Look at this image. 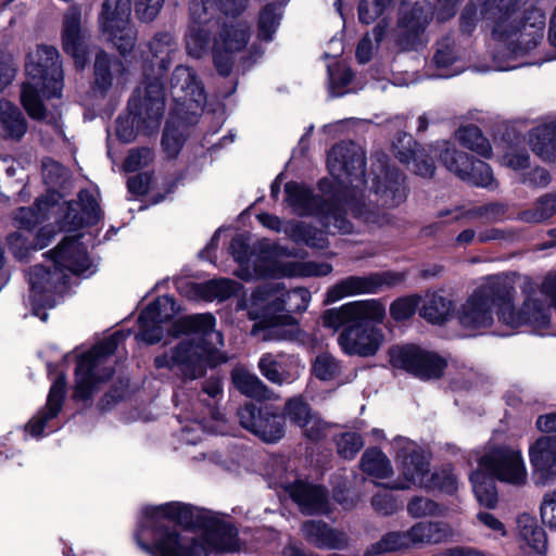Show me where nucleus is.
Segmentation results:
<instances>
[{
  "instance_id": "nucleus-41",
  "label": "nucleus",
  "mask_w": 556,
  "mask_h": 556,
  "mask_svg": "<svg viewBox=\"0 0 556 556\" xmlns=\"http://www.w3.org/2000/svg\"><path fill=\"white\" fill-rule=\"evenodd\" d=\"M452 314V302L439 293H428L420 309L422 318L432 324H442Z\"/></svg>"
},
{
  "instance_id": "nucleus-48",
  "label": "nucleus",
  "mask_w": 556,
  "mask_h": 556,
  "mask_svg": "<svg viewBox=\"0 0 556 556\" xmlns=\"http://www.w3.org/2000/svg\"><path fill=\"white\" fill-rule=\"evenodd\" d=\"M281 18V10L276 4H267L260 13L258 37L262 40L270 41L276 33Z\"/></svg>"
},
{
  "instance_id": "nucleus-51",
  "label": "nucleus",
  "mask_w": 556,
  "mask_h": 556,
  "mask_svg": "<svg viewBox=\"0 0 556 556\" xmlns=\"http://www.w3.org/2000/svg\"><path fill=\"white\" fill-rule=\"evenodd\" d=\"M285 415L301 428L309 426L313 416L311 407L301 397L291 399L286 403Z\"/></svg>"
},
{
  "instance_id": "nucleus-2",
  "label": "nucleus",
  "mask_w": 556,
  "mask_h": 556,
  "mask_svg": "<svg viewBox=\"0 0 556 556\" xmlns=\"http://www.w3.org/2000/svg\"><path fill=\"white\" fill-rule=\"evenodd\" d=\"M141 528L153 532L152 545L143 541L142 531L135 534L139 547L151 556H208L239 549L233 526L179 502L146 507Z\"/></svg>"
},
{
  "instance_id": "nucleus-18",
  "label": "nucleus",
  "mask_w": 556,
  "mask_h": 556,
  "mask_svg": "<svg viewBox=\"0 0 556 556\" xmlns=\"http://www.w3.org/2000/svg\"><path fill=\"white\" fill-rule=\"evenodd\" d=\"M386 308L378 300L353 301L337 308L327 309L323 316V325L338 330L340 327L350 326L358 321H382Z\"/></svg>"
},
{
  "instance_id": "nucleus-26",
  "label": "nucleus",
  "mask_w": 556,
  "mask_h": 556,
  "mask_svg": "<svg viewBox=\"0 0 556 556\" xmlns=\"http://www.w3.org/2000/svg\"><path fill=\"white\" fill-rule=\"evenodd\" d=\"M257 274L269 277H323L332 271V265L326 262H277L270 261L269 265L258 266Z\"/></svg>"
},
{
  "instance_id": "nucleus-21",
  "label": "nucleus",
  "mask_w": 556,
  "mask_h": 556,
  "mask_svg": "<svg viewBox=\"0 0 556 556\" xmlns=\"http://www.w3.org/2000/svg\"><path fill=\"white\" fill-rule=\"evenodd\" d=\"M175 313L176 306L172 296L157 298L141 312L139 316L140 332L136 338L148 344L160 342L163 338L161 324L172 318Z\"/></svg>"
},
{
  "instance_id": "nucleus-6",
  "label": "nucleus",
  "mask_w": 556,
  "mask_h": 556,
  "mask_svg": "<svg viewBox=\"0 0 556 556\" xmlns=\"http://www.w3.org/2000/svg\"><path fill=\"white\" fill-rule=\"evenodd\" d=\"M214 327L215 317L208 313L179 318L173 327L174 336L186 333L189 338L173 349L169 355L157 356L155 366L176 369L188 379L203 376L212 353L224 345L223 334Z\"/></svg>"
},
{
  "instance_id": "nucleus-25",
  "label": "nucleus",
  "mask_w": 556,
  "mask_h": 556,
  "mask_svg": "<svg viewBox=\"0 0 556 556\" xmlns=\"http://www.w3.org/2000/svg\"><path fill=\"white\" fill-rule=\"evenodd\" d=\"M258 369L268 381L278 386L292 383L303 370L293 356L282 353L263 354L258 361Z\"/></svg>"
},
{
  "instance_id": "nucleus-36",
  "label": "nucleus",
  "mask_w": 556,
  "mask_h": 556,
  "mask_svg": "<svg viewBox=\"0 0 556 556\" xmlns=\"http://www.w3.org/2000/svg\"><path fill=\"white\" fill-rule=\"evenodd\" d=\"M414 547L437 545L453 536V529L443 521H419L409 528Z\"/></svg>"
},
{
  "instance_id": "nucleus-49",
  "label": "nucleus",
  "mask_w": 556,
  "mask_h": 556,
  "mask_svg": "<svg viewBox=\"0 0 556 556\" xmlns=\"http://www.w3.org/2000/svg\"><path fill=\"white\" fill-rule=\"evenodd\" d=\"M230 251H231V254L233 255V258L241 266H245L247 268H249L250 263H253L254 273L256 276H260V274H257V271H256V268L258 266L269 265L270 261H274L273 258H268L266 256L260 258L257 262L252 261L249 256V245L242 236H237L231 240ZM261 277H263V276L261 275Z\"/></svg>"
},
{
  "instance_id": "nucleus-31",
  "label": "nucleus",
  "mask_w": 556,
  "mask_h": 556,
  "mask_svg": "<svg viewBox=\"0 0 556 556\" xmlns=\"http://www.w3.org/2000/svg\"><path fill=\"white\" fill-rule=\"evenodd\" d=\"M65 377L59 376L52 383L46 407L26 425V431L33 437L42 434L47 422L58 416L62 408L65 394Z\"/></svg>"
},
{
  "instance_id": "nucleus-9",
  "label": "nucleus",
  "mask_w": 556,
  "mask_h": 556,
  "mask_svg": "<svg viewBox=\"0 0 556 556\" xmlns=\"http://www.w3.org/2000/svg\"><path fill=\"white\" fill-rule=\"evenodd\" d=\"M165 99L163 86L155 77L152 81L139 87L129 101L130 116L118 117L116 121V135L124 142H130L135 139L136 123L138 127L142 126L147 131L156 129L164 114Z\"/></svg>"
},
{
  "instance_id": "nucleus-42",
  "label": "nucleus",
  "mask_w": 556,
  "mask_h": 556,
  "mask_svg": "<svg viewBox=\"0 0 556 556\" xmlns=\"http://www.w3.org/2000/svg\"><path fill=\"white\" fill-rule=\"evenodd\" d=\"M556 214V192L540 197L534 204L518 214V219L529 224H540Z\"/></svg>"
},
{
  "instance_id": "nucleus-12",
  "label": "nucleus",
  "mask_w": 556,
  "mask_h": 556,
  "mask_svg": "<svg viewBox=\"0 0 556 556\" xmlns=\"http://www.w3.org/2000/svg\"><path fill=\"white\" fill-rule=\"evenodd\" d=\"M131 0H105L99 16L102 34L121 54L130 53L137 43V29L130 22Z\"/></svg>"
},
{
  "instance_id": "nucleus-50",
  "label": "nucleus",
  "mask_w": 556,
  "mask_h": 556,
  "mask_svg": "<svg viewBox=\"0 0 556 556\" xmlns=\"http://www.w3.org/2000/svg\"><path fill=\"white\" fill-rule=\"evenodd\" d=\"M407 513L413 518H425L429 516H441L443 509L434 501L425 496L412 497L406 506Z\"/></svg>"
},
{
  "instance_id": "nucleus-23",
  "label": "nucleus",
  "mask_w": 556,
  "mask_h": 556,
  "mask_svg": "<svg viewBox=\"0 0 556 556\" xmlns=\"http://www.w3.org/2000/svg\"><path fill=\"white\" fill-rule=\"evenodd\" d=\"M529 459L536 485H546L556 479V441L541 437L529 447Z\"/></svg>"
},
{
  "instance_id": "nucleus-59",
  "label": "nucleus",
  "mask_w": 556,
  "mask_h": 556,
  "mask_svg": "<svg viewBox=\"0 0 556 556\" xmlns=\"http://www.w3.org/2000/svg\"><path fill=\"white\" fill-rule=\"evenodd\" d=\"M330 79V92L334 97L344 93L343 88L346 87L352 80V72L345 66H338L336 70L328 67Z\"/></svg>"
},
{
  "instance_id": "nucleus-7",
  "label": "nucleus",
  "mask_w": 556,
  "mask_h": 556,
  "mask_svg": "<svg viewBox=\"0 0 556 556\" xmlns=\"http://www.w3.org/2000/svg\"><path fill=\"white\" fill-rule=\"evenodd\" d=\"M79 203L61 202V195L49 191L39 198L34 207H20L14 213V220L20 228L31 229L50 216L62 213V228L75 229L83 225H93L102 216V212L94 195L87 190L78 194Z\"/></svg>"
},
{
  "instance_id": "nucleus-17",
  "label": "nucleus",
  "mask_w": 556,
  "mask_h": 556,
  "mask_svg": "<svg viewBox=\"0 0 556 556\" xmlns=\"http://www.w3.org/2000/svg\"><path fill=\"white\" fill-rule=\"evenodd\" d=\"M381 321H358L346 326L338 337V344L349 355L374 356L384 343V333L375 324Z\"/></svg>"
},
{
  "instance_id": "nucleus-22",
  "label": "nucleus",
  "mask_w": 556,
  "mask_h": 556,
  "mask_svg": "<svg viewBox=\"0 0 556 556\" xmlns=\"http://www.w3.org/2000/svg\"><path fill=\"white\" fill-rule=\"evenodd\" d=\"M94 87L101 93H119L129 83V72L117 58L100 51L94 60Z\"/></svg>"
},
{
  "instance_id": "nucleus-13",
  "label": "nucleus",
  "mask_w": 556,
  "mask_h": 556,
  "mask_svg": "<svg viewBox=\"0 0 556 556\" xmlns=\"http://www.w3.org/2000/svg\"><path fill=\"white\" fill-rule=\"evenodd\" d=\"M478 467L497 480L522 486L528 481V471L519 450L507 445H492L478 458Z\"/></svg>"
},
{
  "instance_id": "nucleus-55",
  "label": "nucleus",
  "mask_w": 556,
  "mask_h": 556,
  "mask_svg": "<svg viewBox=\"0 0 556 556\" xmlns=\"http://www.w3.org/2000/svg\"><path fill=\"white\" fill-rule=\"evenodd\" d=\"M418 304V296L413 295L397 299L390 306V315L397 321L408 319L414 315Z\"/></svg>"
},
{
  "instance_id": "nucleus-4",
  "label": "nucleus",
  "mask_w": 556,
  "mask_h": 556,
  "mask_svg": "<svg viewBox=\"0 0 556 556\" xmlns=\"http://www.w3.org/2000/svg\"><path fill=\"white\" fill-rule=\"evenodd\" d=\"M528 0H481V16L493 23V36L500 42L494 55L495 71H510L522 66L516 62L528 54L543 39L545 15L531 9L516 17Z\"/></svg>"
},
{
  "instance_id": "nucleus-30",
  "label": "nucleus",
  "mask_w": 556,
  "mask_h": 556,
  "mask_svg": "<svg viewBox=\"0 0 556 556\" xmlns=\"http://www.w3.org/2000/svg\"><path fill=\"white\" fill-rule=\"evenodd\" d=\"M81 12L78 8H70L63 17L62 45L67 54H71L78 65H84L85 52L83 49Z\"/></svg>"
},
{
  "instance_id": "nucleus-40",
  "label": "nucleus",
  "mask_w": 556,
  "mask_h": 556,
  "mask_svg": "<svg viewBox=\"0 0 556 556\" xmlns=\"http://www.w3.org/2000/svg\"><path fill=\"white\" fill-rule=\"evenodd\" d=\"M362 470L375 478L386 479L392 476L393 467L388 456L378 448H368L361 458Z\"/></svg>"
},
{
  "instance_id": "nucleus-60",
  "label": "nucleus",
  "mask_w": 556,
  "mask_h": 556,
  "mask_svg": "<svg viewBox=\"0 0 556 556\" xmlns=\"http://www.w3.org/2000/svg\"><path fill=\"white\" fill-rule=\"evenodd\" d=\"M153 160V152L148 148L131 150L124 162V169L129 173L148 166Z\"/></svg>"
},
{
  "instance_id": "nucleus-38",
  "label": "nucleus",
  "mask_w": 556,
  "mask_h": 556,
  "mask_svg": "<svg viewBox=\"0 0 556 556\" xmlns=\"http://www.w3.org/2000/svg\"><path fill=\"white\" fill-rule=\"evenodd\" d=\"M27 131V124L22 112L13 103L0 100V135L4 138L20 140Z\"/></svg>"
},
{
  "instance_id": "nucleus-28",
  "label": "nucleus",
  "mask_w": 556,
  "mask_h": 556,
  "mask_svg": "<svg viewBox=\"0 0 556 556\" xmlns=\"http://www.w3.org/2000/svg\"><path fill=\"white\" fill-rule=\"evenodd\" d=\"M304 539L317 548L344 549L349 545L345 532L330 528L321 520H307L302 525Z\"/></svg>"
},
{
  "instance_id": "nucleus-57",
  "label": "nucleus",
  "mask_w": 556,
  "mask_h": 556,
  "mask_svg": "<svg viewBox=\"0 0 556 556\" xmlns=\"http://www.w3.org/2000/svg\"><path fill=\"white\" fill-rule=\"evenodd\" d=\"M363 445L362 437L355 432L343 433L337 442L338 453L348 459L353 458Z\"/></svg>"
},
{
  "instance_id": "nucleus-53",
  "label": "nucleus",
  "mask_w": 556,
  "mask_h": 556,
  "mask_svg": "<svg viewBox=\"0 0 556 556\" xmlns=\"http://www.w3.org/2000/svg\"><path fill=\"white\" fill-rule=\"evenodd\" d=\"M430 485L422 486L425 490L439 489L445 493L453 494L457 490V479L448 468L430 472L428 477Z\"/></svg>"
},
{
  "instance_id": "nucleus-58",
  "label": "nucleus",
  "mask_w": 556,
  "mask_h": 556,
  "mask_svg": "<svg viewBox=\"0 0 556 556\" xmlns=\"http://www.w3.org/2000/svg\"><path fill=\"white\" fill-rule=\"evenodd\" d=\"M540 517L547 528L556 531V490L543 495L540 504Z\"/></svg>"
},
{
  "instance_id": "nucleus-47",
  "label": "nucleus",
  "mask_w": 556,
  "mask_h": 556,
  "mask_svg": "<svg viewBox=\"0 0 556 556\" xmlns=\"http://www.w3.org/2000/svg\"><path fill=\"white\" fill-rule=\"evenodd\" d=\"M276 308L290 313L305 311L311 302V293L305 288H296L276 299Z\"/></svg>"
},
{
  "instance_id": "nucleus-5",
  "label": "nucleus",
  "mask_w": 556,
  "mask_h": 556,
  "mask_svg": "<svg viewBox=\"0 0 556 556\" xmlns=\"http://www.w3.org/2000/svg\"><path fill=\"white\" fill-rule=\"evenodd\" d=\"M52 270L42 265L34 266L29 271L30 294L34 314L46 321L47 313L41 307H53L55 295L63 292L71 275L88 277L96 271L86 248L76 237L64 239L49 252Z\"/></svg>"
},
{
  "instance_id": "nucleus-35",
  "label": "nucleus",
  "mask_w": 556,
  "mask_h": 556,
  "mask_svg": "<svg viewBox=\"0 0 556 556\" xmlns=\"http://www.w3.org/2000/svg\"><path fill=\"white\" fill-rule=\"evenodd\" d=\"M428 23L429 13L424 7L414 5L406 11L399 23L401 46L405 49L414 48Z\"/></svg>"
},
{
  "instance_id": "nucleus-61",
  "label": "nucleus",
  "mask_w": 556,
  "mask_h": 556,
  "mask_svg": "<svg viewBox=\"0 0 556 556\" xmlns=\"http://www.w3.org/2000/svg\"><path fill=\"white\" fill-rule=\"evenodd\" d=\"M501 163L521 175L530 165V156L526 151L510 149L502 156Z\"/></svg>"
},
{
  "instance_id": "nucleus-44",
  "label": "nucleus",
  "mask_w": 556,
  "mask_h": 556,
  "mask_svg": "<svg viewBox=\"0 0 556 556\" xmlns=\"http://www.w3.org/2000/svg\"><path fill=\"white\" fill-rule=\"evenodd\" d=\"M409 529L407 531H392L381 538L367 549V556H375L382 553L413 548Z\"/></svg>"
},
{
  "instance_id": "nucleus-11",
  "label": "nucleus",
  "mask_w": 556,
  "mask_h": 556,
  "mask_svg": "<svg viewBox=\"0 0 556 556\" xmlns=\"http://www.w3.org/2000/svg\"><path fill=\"white\" fill-rule=\"evenodd\" d=\"M399 479L389 484L393 490H409L428 486L430 475L429 458L420 446L407 438L397 437L392 442Z\"/></svg>"
},
{
  "instance_id": "nucleus-39",
  "label": "nucleus",
  "mask_w": 556,
  "mask_h": 556,
  "mask_svg": "<svg viewBox=\"0 0 556 556\" xmlns=\"http://www.w3.org/2000/svg\"><path fill=\"white\" fill-rule=\"evenodd\" d=\"M494 479V477L481 470L479 467L470 475L476 498L481 505L488 508H494L497 503V490Z\"/></svg>"
},
{
  "instance_id": "nucleus-43",
  "label": "nucleus",
  "mask_w": 556,
  "mask_h": 556,
  "mask_svg": "<svg viewBox=\"0 0 556 556\" xmlns=\"http://www.w3.org/2000/svg\"><path fill=\"white\" fill-rule=\"evenodd\" d=\"M232 381L236 388L244 395L255 399H266L268 388L254 374L244 368L232 371Z\"/></svg>"
},
{
  "instance_id": "nucleus-1",
  "label": "nucleus",
  "mask_w": 556,
  "mask_h": 556,
  "mask_svg": "<svg viewBox=\"0 0 556 556\" xmlns=\"http://www.w3.org/2000/svg\"><path fill=\"white\" fill-rule=\"evenodd\" d=\"M327 166L331 179L319 181L321 199L303 185L286 184V201L293 212L302 216H316L326 227L333 226L342 232H350L352 226L345 218L346 206L351 213L367 224L381 226L389 222L388 214L374 210L376 202L383 207L393 208L406 199L404 176L388 166L384 160L374 164L371 190L375 200L364 202L365 155L362 148L354 142H340L328 153Z\"/></svg>"
},
{
  "instance_id": "nucleus-27",
  "label": "nucleus",
  "mask_w": 556,
  "mask_h": 556,
  "mask_svg": "<svg viewBox=\"0 0 556 556\" xmlns=\"http://www.w3.org/2000/svg\"><path fill=\"white\" fill-rule=\"evenodd\" d=\"M457 318L466 329H485L493 324L492 306L477 288L457 309Z\"/></svg>"
},
{
  "instance_id": "nucleus-24",
  "label": "nucleus",
  "mask_w": 556,
  "mask_h": 556,
  "mask_svg": "<svg viewBox=\"0 0 556 556\" xmlns=\"http://www.w3.org/2000/svg\"><path fill=\"white\" fill-rule=\"evenodd\" d=\"M277 484L299 505L302 513L307 515L328 513V495L324 488L303 481L290 483L283 479L277 481Z\"/></svg>"
},
{
  "instance_id": "nucleus-54",
  "label": "nucleus",
  "mask_w": 556,
  "mask_h": 556,
  "mask_svg": "<svg viewBox=\"0 0 556 556\" xmlns=\"http://www.w3.org/2000/svg\"><path fill=\"white\" fill-rule=\"evenodd\" d=\"M392 0H362L358 7V18L364 24L374 23L390 5Z\"/></svg>"
},
{
  "instance_id": "nucleus-3",
  "label": "nucleus",
  "mask_w": 556,
  "mask_h": 556,
  "mask_svg": "<svg viewBox=\"0 0 556 556\" xmlns=\"http://www.w3.org/2000/svg\"><path fill=\"white\" fill-rule=\"evenodd\" d=\"M249 0H189L190 24L185 35V49L192 59H202L211 51L217 72L227 76L236 53L250 39V26L244 22L220 23L214 16L218 9L226 16H238Z\"/></svg>"
},
{
  "instance_id": "nucleus-20",
  "label": "nucleus",
  "mask_w": 556,
  "mask_h": 556,
  "mask_svg": "<svg viewBox=\"0 0 556 556\" xmlns=\"http://www.w3.org/2000/svg\"><path fill=\"white\" fill-rule=\"evenodd\" d=\"M238 417L243 428L264 442L274 443L285 435L283 417L269 406L245 405L239 409Z\"/></svg>"
},
{
  "instance_id": "nucleus-32",
  "label": "nucleus",
  "mask_w": 556,
  "mask_h": 556,
  "mask_svg": "<svg viewBox=\"0 0 556 556\" xmlns=\"http://www.w3.org/2000/svg\"><path fill=\"white\" fill-rule=\"evenodd\" d=\"M518 540L521 547L532 556H545L547 538L534 517L522 514L517 519Z\"/></svg>"
},
{
  "instance_id": "nucleus-14",
  "label": "nucleus",
  "mask_w": 556,
  "mask_h": 556,
  "mask_svg": "<svg viewBox=\"0 0 556 556\" xmlns=\"http://www.w3.org/2000/svg\"><path fill=\"white\" fill-rule=\"evenodd\" d=\"M169 91L176 103V114L184 121L191 122V116L202 112L206 96L195 72L186 65L175 67L169 84Z\"/></svg>"
},
{
  "instance_id": "nucleus-52",
  "label": "nucleus",
  "mask_w": 556,
  "mask_h": 556,
  "mask_svg": "<svg viewBox=\"0 0 556 556\" xmlns=\"http://www.w3.org/2000/svg\"><path fill=\"white\" fill-rule=\"evenodd\" d=\"M340 363L328 353L318 355L313 364V374L320 380H332L340 374Z\"/></svg>"
},
{
  "instance_id": "nucleus-16",
  "label": "nucleus",
  "mask_w": 556,
  "mask_h": 556,
  "mask_svg": "<svg viewBox=\"0 0 556 556\" xmlns=\"http://www.w3.org/2000/svg\"><path fill=\"white\" fill-rule=\"evenodd\" d=\"M404 280L401 273L382 271L366 276H349L331 286L326 293L325 303L330 304L343 298L358 294L377 293L383 287H393Z\"/></svg>"
},
{
  "instance_id": "nucleus-34",
  "label": "nucleus",
  "mask_w": 556,
  "mask_h": 556,
  "mask_svg": "<svg viewBox=\"0 0 556 556\" xmlns=\"http://www.w3.org/2000/svg\"><path fill=\"white\" fill-rule=\"evenodd\" d=\"M257 218L264 227L277 232L282 231L294 242L312 247L318 245L316 242V230L303 222L282 223L279 217L267 213L257 215Z\"/></svg>"
},
{
  "instance_id": "nucleus-64",
  "label": "nucleus",
  "mask_w": 556,
  "mask_h": 556,
  "mask_svg": "<svg viewBox=\"0 0 556 556\" xmlns=\"http://www.w3.org/2000/svg\"><path fill=\"white\" fill-rule=\"evenodd\" d=\"M508 206L504 203H490L476 210V215L489 223L504 220Z\"/></svg>"
},
{
  "instance_id": "nucleus-56",
  "label": "nucleus",
  "mask_w": 556,
  "mask_h": 556,
  "mask_svg": "<svg viewBox=\"0 0 556 556\" xmlns=\"http://www.w3.org/2000/svg\"><path fill=\"white\" fill-rule=\"evenodd\" d=\"M165 0H135V13L143 23H151L160 14Z\"/></svg>"
},
{
  "instance_id": "nucleus-33",
  "label": "nucleus",
  "mask_w": 556,
  "mask_h": 556,
  "mask_svg": "<svg viewBox=\"0 0 556 556\" xmlns=\"http://www.w3.org/2000/svg\"><path fill=\"white\" fill-rule=\"evenodd\" d=\"M147 47L152 62L157 65L162 76L179 55V43L176 37L167 30L157 31L148 41Z\"/></svg>"
},
{
  "instance_id": "nucleus-63",
  "label": "nucleus",
  "mask_w": 556,
  "mask_h": 556,
  "mask_svg": "<svg viewBox=\"0 0 556 556\" xmlns=\"http://www.w3.org/2000/svg\"><path fill=\"white\" fill-rule=\"evenodd\" d=\"M520 181L533 188H543L549 184V174L542 167L529 166L528 169L521 173Z\"/></svg>"
},
{
  "instance_id": "nucleus-46",
  "label": "nucleus",
  "mask_w": 556,
  "mask_h": 556,
  "mask_svg": "<svg viewBox=\"0 0 556 556\" xmlns=\"http://www.w3.org/2000/svg\"><path fill=\"white\" fill-rule=\"evenodd\" d=\"M456 137L459 142L483 157H490L492 149L489 140L482 135L479 127L469 125L457 130Z\"/></svg>"
},
{
  "instance_id": "nucleus-19",
  "label": "nucleus",
  "mask_w": 556,
  "mask_h": 556,
  "mask_svg": "<svg viewBox=\"0 0 556 556\" xmlns=\"http://www.w3.org/2000/svg\"><path fill=\"white\" fill-rule=\"evenodd\" d=\"M391 358L395 367L403 368L420 379L439 378L446 366V362L438 354L416 345L394 350Z\"/></svg>"
},
{
  "instance_id": "nucleus-8",
  "label": "nucleus",
  "mask_w": 556,
  "mask_h": 556,
  "mask_svg": "<svg viewBox=\"0 0 556 556\" xmlns=\"http://www.w3.org/2000/svg\"><path fill=\"white\" fill-rule=\"evenodd\" d=\"M28 80L23 84L21 99L30 117H45L40 93L60 97L63 89V71L59 51L51 46H39L28 55L26 63Z\"/></svg>"
},
{
  "instance_id": "nucleus-10",
  "label": "nucleus",
  "mask_w": 556,
  "mask_h": 556,
  "mask_svg": "<svg viewBox=\"0 0 556 556\" xmlns=\"http://www.w3.org/2000/svg\"><path fill=\"white\" fill-rule=\"evenodd\" d=\"M125 338L126 334L123 332H114L79 358L75 372V397L83 401L89 400L99 386L112 377L114 370L106 364L108 358Z\"/></svg>"
},
{
  "instance_id": "nucleus-37",
  "label": "nucleus",
  "mask_w": 556,
  "mask_h": 556,
  "mask_svg": "<svg viewBox=\"0 0 556 556\" xmlns=\"http://www.w3.org/2000/svg\"><path fill=\"white\" fill-rule=\"evenodd\" d=\"M529 143L539 157L556 165V122L533 128L529 132Z\"/></svg>"
},
{
  "instance_id": "nucleus-29",
  "label": "nucleus",
  "mask_w": 556,
  "mask_h": 556,
  "mask_svg": "<svg viewBox=\"0 0 556 556\" xmlns=\"http://www.w3.org/2000/svg\"><path fill=\"white\" fill-rule=\"evenodd\" d=\"M395 156L406 163L410 169L421 177H431L434 173V165L428 157L426 149H419L418 144L409 135L404 134L399 143H394Z\"/></svg>"
},
{
  "instance_id": "nucleus-15",
  "label": "nucleus",
  "mask_w": 556,
  "mask_h": 556,
  "mask_svg": "<svg viewBox=\"0 0 556 556\" xmlns=\"http://www.w3.org/2000/svg\"><path fill=\"white\" fill-rule=\"evenodd\" d=\"M430 151L433 155L439 156L445 167L462 180L479 187L493 185V172L485 162L472 161L468 154L455 150L447 142L439 143Z\"/></svg>"
},
{
  "instance_id": "nucleus-62",
  "label": "nucleus",
  "mask_w": 556,
  "mask_h": 556,
  "mask_svg": "<svg viewBox=\"0 0 556 556\" xmlns=\"http://www.w3.org/2000/svg\"><path fill=\"white\" fill-rule=\"evenodd\" d=\"M184 143L182 134L167 124L163 134L162 146L169 157H175Z\"/></svg>"
},
{
  "instance_id": "nucleus-45",
  "label": "nucleus",
  "mask_w": 556,
  "mask_h": 556,
  "mask_svg": "<svg viewBox=\"0 0 556 556\" xmlns=\"http://www.w3.org/2000/svg\"><path fill=\"white\" fill-rule=\"evenodd\" d=\"M238 288V282L228 278H219L198 285L197 291L206 301H224L235 294Z\"/></svg>"
}]
</instances>
